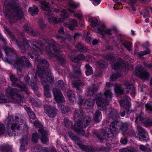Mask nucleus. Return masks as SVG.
I'll return each mask as SVG.
<instances>
[{
	"instance_id": "1",
	"label": "nucleus",
	"mask_w": 152,
	"mask_h": 152,
	"mask_svg": "<svg viewBox=\"0 0 152 152\" xmlns=\"http://www.w3.org/2000/svg\"><path fill=\"white\" fill-rule=\"evenodd\" d=\"M4 7L6 14L5 17L11 24L15 22L16 17L19 19L23 18L22 10L15 0H6Z\"/></svg>"
},
{
	"instance_id": "2",
	"label": "nucleus",
	"mask_w": 152,
	"mask_h": 152,
	"mask_svg": "<svg viewBox=\"0 0 152 152\" xmlns=\"http://www.w3.org/2000/svg\"><path fill=\"white\" fill-rule=\"evenodd\" d=\"M39 64L37 65L38 70L39 72V75L41 82L43 87L49 86L48 85V79L46 78L44 76L45 75V69H48L49 66V63L45 59H39L37 60Z\"/></svg>"
},
{
	"instance_id": "3",
	"label": "nucleus",
	"mask_w": 152,
	"mask_h": 152,
	"mask_svg": "<svg viewBox=\"0 0 152 152\" xmlns=\"http://www.w3.org/2000/svg\"><path fill=\"white\" fill-rule=\"evenodd\" d=\"M100 95H98L96 99V103L98 107L94 115L93 119L96 123L99 122L102 118V114L100 111H103L107 110V107L108 103L107 102H102V99Z\"/></svg>"
},
{
	"instance_id": "4",
	"label": "nucleus",
	"mask_w": 152,
	"mask_h": 152,
	"mask_svg": "<svg viewBox=\"0 0 152 152\" xmlns=\"http://www.w3.org/2000/svg\"><path fill=\"white\" fill-rule=\"evenodd\" d=\"M4 29L7 32L8 34L10 36V38L12 41L16 42L18 48L20 49V50L22 53H24L26 51V49L30 46V41L27 40L26 38L23 39V44H21L20 41L15 39L14 35L10 31L9 29L5 26L4 27Z\"/></svg>"
},
{
	"instance_id": "5",
	"label": "nucleus",
	"mask_w": 152,
	"mask_h": 152,
	"mask_svg": "<svg viewBox=\"0 0 152 152\" xmlns=\"http://www.w3.org/2000/svg\"><path fill=\"white\" fill-rule=\"evenodd\" d=\"M42 7L45 11L44 14L48 16L49 21L51 23H57L59 22L57 19L56 18H53L52 12L49 10L50 5L48 3H47L45 0L40 2Z\"/></svg>"
},
{
	"instance_id": "6",
	"label": "nucleus",
	"mask_w": 152,
	"mask_h": 152,
	"mask_svg": "<svg viewBox=\"0 0 152 152\" xmlns=\"http://www.w3.org/2000/svg\"><path fill=\"white\" fill-rule=\"evenodd\" d=\"M33 124L35 127L39 128L38 130L41 135L40 140L44 144H47L48 139L47 137L48 132L46 130L44 129L40 122L37 121H34Z\"/></svg>"
},
{
	"instance_id": "7",
	"label": "nucleus",
	"mask_w": 152,
	"mask_h": 152,
	"mask_svg": "<svg viewBox=\"0 0 152 152\" xmlns=\"http://www.w3.org/2000/svg\"><path fill=\"white\" fill-rule=\"evenodd\" d=\"M31 66L28 59L24 56L18 58L14 64L15 67L19 72L22 71L24 66L29 67Z\"/></svg>"
},
{
	"instance_id": "8",
	"label": "nucleus",
	"mask_w": 152,
	"mask_h": 152,
	"mask_svg": "<svg viewBox=\"0 0 152 152\" xmlns=\"http://www.w3.org/2000/svg\"><path fill=\"white\" fill-rule=\"evenodd\" d=\"M50 46L52 48L53 51L57 53L54 55L58 60L61 64H64L66 62L65 56L61 52H59L60 48L59 45L56 43H52L50 44Z\"/></svg>"
},
{
	"instance_id": "9",
	"label": "nucleus",
	"mask_w": 152,
	"mask_h": 152,
	"mask_svg": "<svg viewBox=\"0 0 152 152\" xmlns=\"http://www.w3.org/2000/svg\"><path fill=\"white\" fill-rule=\"evenodd\" d=\"M4 49L6 54L7 56L4 57L3 58V61L9 64H14L16 61L11 59V57H13L15 58L17 57V55L15 50L13 48L7 47L5 48Z\"/></svg>"
},
{
	"instance_id": "10",
	"label": "nucleus",
	"mask_w": 152,
	"mask_h": 152,
	"mask_svg": "<svg viewBox=\"0 0 152 152\" xmlns=\"http://www.w3.org/2000/svg\"><path fill=\"white\" fill-rule=\"evenodd\" d=\"M102 135L101 134H99L97 132H94V135L97 137L98 139L100 140V142L103 141V140L104 139V137H111L115 134L114 132H113L111 129L110 130L107 127H105L102 129Z\"/></svg>"
},
{
	"instance_id": "11",
	"label": "nucleus",
	"mask_w": 152,
	"mask_h": 152,
	"mask_svg": "<svg viewBox=\"0 0 152 152\" xmlns=\"http://www.w3.org/2000/svg\"><path fill=\"white\" fill-rule=\"evenodd\" d=\"M141 65H138L136 68V74L137 76L143 80H148L149 78L150 74L146 71H142Z\"/></svg>"
},
{
	"instance_id": "12",
	"label": "nucleus",
	"mask_w": 152,
	"mask_h": 152,
	"mask_svg": "<svg viewBox=\"0 0 152 152\" xmlns=\"http://www.w3.org/2000/svg\"><path fill=\"white\" fill-rule=\"evenodd\" d=\"M54 99L57 103L64 102L65 100L63 94L60 91L56 88H53L52 90Z\"/></svg>"
},
{
	"instance_id": "13",
	"label": "nucleus",
	"mask_w": 152,
	"mask_h": 152,
	"mask_svg": "<svg viewBox=\"0 0 152 152\" xmlns=\"http://www.w3.org/2000/svg\"><path fill=\"white\" fill-rule=\"evenodd\" d=\"M122 125V123L117 120H115L111 123L110 125V129L114 132V134H116L121 129Z\"/></svg>"
},
{
	"instance_id": "14",
	"label": "nucleus",
	"mask_w": 152,
	"mask_h": 152,
	"mask_svg": "<svg viewBox=\"0 0 152 152\" xmlns=\"http://www.w3.org/2000/svg\"><path fill=\"white\" fill-rule=\"evenodd\" d=\"M130 99L129 97L125 96H123L122 99L119 102L120 106L124 107L123 110L125 109L127 112L129 111V107L131 106L129 102Z\"/></svg>"
},
{
	"instance_id": "15",
	"label": "nucleus",
	"mask_w": 152,
	"mask_h": 152,
	"mask_svg": "<svg viewBox=\"0 0 152 152\" xmlns=\"http://www.w3.org/2000/svg\"><path fill=\"white\" fill-rule=\"evenodd\" d=\"M98 95H100L101 96V98L102 99V102H107L109 104L108 101L110 100L112 97V93L110 90H107L104 92V94H97L96 95V98L95 99L96 100V99L97 98V96Z\"/></svg>"
},
{
	"instance_id": "16",
	"label": "nucleus",
	"mask_w": 152,
	"mask_h": 152,
	"mask_svg": "<svg viewBox=\"0 0 152 152\" xmlns=\"http://www.w3.org/2000/svg\"><path fill=\"white\" fill-rule=\"evenodd\" d=\"M45 112L50 118H53L57 115L58 110L53 107L49 106L45 108Z\"/></svg>"
},
{
	"instance_id": "17",
	"label": "nucleus",
	"mask_w": 152,
	"mask_h": 152,
	"mask_svg": "<svg viewBox=\"0 0 152 152\" xmlns=\"http://www.w3.org/2000/svg\"><path fill=\"white\" fill-rule=\"evenodd\" d=\"M30 77L27 76L24 77V80L25 82L29 85L31 86L32 88L34 90H36L37 89V77H35L34 78V80H33V81H31L30 79Z\"/></svg>"
},
{
	"instance_id": "18",
	"label": "nucleus",
	"mask_w": 152,
	"mask_h": 152,
	"mask_svg": "<svg viewBox=\"0 0 152 152\" xmlns=\"http://www.w3.org/2000/svg\"><path fill=\"white\" fill-rule=\"evenodd\" d=\"M28 141L27 135L25 134L23 135L20 140L21 145L20 150L21 151H25L27 149Z\"/></svg>"
},
{
	"instance_id": "19",
	"label": "nucleus",
	"mask_w": 152,
	"mask_h": 152,
	"mask_svg": "<svg viewBox=\"0 0 152 152\" xmlns=\"http://www.w3.org/2000/svg\"><path fill=\"white\" fill-rule=\"evenodd\" d=\"M23 28L27 33L31 36L34 37H38L40 35V34L39 32L35 31L34 29L27 24H25L23 26Z\"/></svg>"
},
{
	"instance_id": "20",
	"label": "nucleus",
	"mask_w": 152,
	"mask_h": 152,
	"mask_svg": "<svg viewBox=\"0 0 152 152\" xmlns=\"http://www.w3.org/2000/svg\"><path fill=\"white\" fill-rule=\"evenodd\" d=\"M6 123L8 126L11 125V129L12 131H14L16 129L17 124H15V119L12 115L9 116L6 120Z\"/></svg>"
},
{
	"instance_id": "21",
	"label": "nucleus",
	"mask_w": 152,
	"mask_h": 152,
	"mask_svg": "<svg viewBox=\"0 0 152 152\" xmlns=\"http://www.w3.org/2000/svg\"><path fill=\"white\" fill-rule=\"evenodd\" d=\"M83 116L84 112L82 110H75L74 112V118L76 123L81 121L82 119L83 118Z\"/></svg>"
},
{
	"instance_id": "22",
	"label": "nucleus",
	"mask_w": 152,
	"mask_h": 152,
	"mask_svg": "<svg viewBox=\"0 0 152 152\" xmlns=\"http://www.w3.org/2000/svg\"><path fill=\"white\" fill-rule=\"evenodd\" d=\"M83 120L82 122L81 121L75 123H80L79 125L83 128H86V127L89 125L91 123V117L90 116H87L83 118Z\"/></svg>"
},
{
	"instance_id": "23",
	"label": "nucleus",
	"mask_w": 152,
	"mask_h": 152,
	"mask_svg": "<svg viewBox=\"0 0 152 152\" xmlns=\"http://www.w3.org/2000/svg\"><path fill=\"white\" fill-rule=\"evenodd\" d=\"M111 30L110 29H105V27L103 25L99 26L97 28V32L101 34L103 36H105L106 34H111Z\"/></svg>"
},
{
	"instance_id": "24",
	"label": "nucleus",
	"mask_w": 152,
	"mask_h": 152,
	"mask_svg": "<svg viewBox=\"0 0 152 152\" xmlns=\"http://www.w3.org/2000/svg\"><path fill=\"white\" fill-rule=\"evenodd\" d=\"M99 88V86L98 84L93 85L92 86L88 88V91L86 93V95L87 96L93 95L97 91Z\"/></svg>"
},
{
	"instance_id": "25",
	"label": "nucleus",
	"mask_w": 152,
	"mask_h": 152,
	"mask_svg": "<svg viewBox=\"0 0 152 152\" xmlns=\"http://www.w3.org/2000/svg\"><path fill=\"white\" fill-rule=\"evenodd\" d=\"M6 92L9 93L10 97L12 99H14V96H17L19 94L18 93L20 91L16 88H7L6 90Z\"/></svg>"
},
{
	"instance_id": "26",
	"label": "nucleus",
	"mask_w": 152,
	"mask_h": 152,
	"mask_svg": "<svg viewBox=\"0 0 152 152\" xmlns=\"http://www.w3.org/2000/svg\"><path fill=\"white\" fill-rule=\"evenodd\" d=\"M125 66V64L124 61L121 59L115 63L113 66V69L115 70L121 69Z\"/></svg>"
},
{
	"instance_id": "27",
	"label": "nucleus",
	"mask_w": 152,
	"mask_h": 152,
	"mask_svg": "<svg viewBox=\"0 0 152 152\" xmlns=\"http://www.w3.org/2000/svg\"><path fill=\"white\" fill-rule=\"evenodd\" d=\"M119 117L118 111L116 109L113 108L111 109L110 114L108 116V118L109 119H115L118 118Z\"/></svg>"
},
{
	"instance_id": "28",
	"label": "nucleus",
	"mask_w": 152,
	"mask_h": 152,
	"mask_svg": "<svg viewBox=\"0 0 152 152\" xmlns=\"http://www.w3.org/2000/svg\"><path fill=\"white\" fill-rule=\"evenodd\" d=\"M137 115V117L136 118L135 122L137 123V125L140 124L144 123L145 121V120L146 118H145L143 117V114L142 112H141L140 113Z\"/></svg>"
},
{
	"instance_id": "29",
	"label": "nucleus",
	"mask_w": 152,
	"mask_h": 152,
	"mask_svg": "<svg viewBox=\"0 0 152 152\" xmlns=\"http://www.w3.org/2000/svg\"><path fill=\"white\" fill-rule=\"evenodd\" d=\"M77 144L80 149L83 151L88 152H94V149L91 146L81 144L78 143H77Z\"/></svg>"
},
{
	"instance_id": "30",
	"label": "nucleus",
	"mask_w": 152,
	"mask_h": 152,
	"mask_svg": "<svg viewBox=\"0 0 152 152\" xmlns=\"http://www.w3.org/2000/svg\"><path fill=\"white\" fill-rule=\"evenodd\" d=\"M125 84L126 85V89H129L130 91V94L134 96L136 90L135 88L132 84H129L128 82H126Z\"/></svg>"
},
{
	"instance_id": "31",
	"label": "nucleus",
	"mask_w": 152,
	"mask_h": 152,
	"mask_svg": "<svg viewBox=\"0 0 152 152\" xmlns=\"http://www.w3.org/2000/svg\"><path fill=\"white\" fill-rule=\"evenodd\" d=\"M67 95L71 102L74 103L76 102V99L73 91H68L67 92Z\"/></svg>"
},
{
	"instance_id": "32",
	"label": "nucleus",
	"mask_w": 152,
	"mask_h": 152,
	"mask_svg": "<svg viewBox=\"0 0 152 152\" xmlns=\"http://www.w3.org/2000/svg\"><path fill=\"white\" fill-rule=\"evenodd\" d=\"M94 102L92 99H88L86 100L84 102L86 108L88 109H91L94 107Z\"/></svg>"
},
{
	"instance_id": "33",
	"label": "nucleus",
	"mask_w": 152,
	"mask_h": 152,
	"mask_svg": "<svg viewBox=\"0 0 152 152\" xmlns=\"http://www.w3.org/2000/svg\"><path fill=\"white\" fill-rule=\"evenodd\" d=\"M59 110L63 114H65L70 111V108L69 106H65L64 105L60 104L58 106Z\"/></svg>"
},
{
	"instance_id": "34",
	"label": "nucleus",
	"mask_w": 152,
	"mask_h": 152,
	"mask_svg": "<svg viewBox=\"0 0 152 152\" xmlns=\"http://www.w3.org/2000/svg\"><path fill=\"white\" fill-rule=\"evenodd\" d=\"M85 58V56L82 54H80L76 56H71L70 57V60L75 63H77L80 61L84 59Z\"/></svg>"
},
{
	"instance_id": "35",
	"label": "nucleus",
	"mask_w": 152,
	"mask_h": 152,
	"mask_svg": "<svg viewBox=\"0 0 152 152\" xmlns=\"http://www.w3.org/2000/svg\"><path fill=\"white\" fill-rule=\"evenodd\" d=\"M30 42L29 43V47H28L27 49H28V48L31 47L32 48L33 50L36 51L37 50V52L40 51H41V49L39 48L35 44H39V43L37 41L34 40L33 41L31 42L29 40Z\"/></svg>"
},
{
	"instance_id": "36",
	"label": "nucleus",
	"mask_w": 152,
	"mask_h": 152,
	"mask_svg": "<svg viewBox=\"0 0 152 152\" xmlns=\"http://www.w3.org/2000/svg\"><path fill=\"white\" fill-rule=\"evenodd\" d=\"M30 42L29 43V47H28L27 49H28V48L31 47L32 48L33 50L36 51L37 50V52L40 51H41V49L39 48L35 44H39V43L37 41L34 40L33 41L31 42L29 40Z\"/></svg>"
},
{
	"instance_id": "37",
	"label": "nucleus",
	"mask_w": 152,
	"mask_h": 152,
	"mask_svg": "<svg viewBox=\"0 0 152 152\" xmlns=\"http://www.w3.org/2000/svg\"><path fill=\"white\" fill-rule=\"evenodd\" d=\"M72 84L73 87L76 88L78 91H80V87L83 86L84 85V84L80 80L73 82Z\"/></svg>"
},
{
	"instance_id": "38",
	"label": "nucleus",
	"mask_w": 152,
	"mask_h": 152,
	"mask_svg": "<svg viewBox=\"0 0 152 152\" xmlns=\"http://www.w3.org/2000/svg\"><path fill=\"white\" fill-rule=\"evenodd\" d=\"M80 123H75L74 125V129L75 131L82 135H83L85 133V131L82 129L83 127L79 125Z\"/></svg>"
},
{
	"instance_id": "39",
	"label": "nucleus",
	"mask_w": 152,
	"mask_h": 152,
	"mask_svg": "<svg viewBox=\"0 0 152 152\" xmlns=\"http://www.w3.org/2000/svg\"><path fill=\"white\" fill-rule=\"evenodd\" d=\"M64 123L65 126L69 129H74L73 124L67 118H65L64 120Z\"/></svg>"
},
{
	"instance_id": "40",
	"label": "nucleus",
	"mask_w": 152,
	"mask_h": 152,
	"mask_svg": "<svg viewBox=\"0 0 152 152\" xmlns=\"http://www.w3.org/2000/svg\"><path fill=\"white\" fill-rule=\"evenodd\" d=\"M74 72L75 75H78L79 77L81 76V73L80 69V66L79 65H75L73 66Z\"/></svg>"
},
{
	"instance_id": "41",
	"label": "nucleus",
	"mask_w": 152,
	"mask_h": 152,
	"mask_svg": "<svg viewBox=\"0 0 152 152\" xmlns=\"http://www.w3.org/2000/svg\"><path fill=\"white\" fill-rule=\"evenodd\" d=\"M15 124H17L16 129L17 130H18L20 129V125L23 123V120L20 117L15 116Z\"/></svg>"
},
{
	"instance_id": "42",
	"label": "nucleus",
	"mask_w": 152,
	"mask_h": 152,
	"mask_svg": "<svg viewBox=\"0 0 152 152\" xmlns=\"http://www.w3.org/2000/svg\"><path fill=\"white\" fill-rule=\"evenodd\" d=\"M12 148L8 144L4 145L1 146L0 150L4 152H12Z\"/></svg>"
},
{
	"instance_id": "43",
	"label": "nucleus",
	"mask_w": 152,
	"mask_h": 152,
	"mask_svg": "<svg viewBox=\"0 0 152 152\" xmlns=\"http://www.w3.org/2000/svg\"><path fill=\"white\" fill-rule=\"evenodd\" d=\"M25 109L30 118L33 119L36 118V116L35 113L29 107H26L25 108Z\"/></svg>"
},
{
	"instance_id": "44",
	"label": "nucleus",
	"mask_w": 152,
	"mask_h": 152,
	"mask_svg": "<svg viewBox=\"0 0 152 152\" xmlns=\"http://www.w3.org/2000/svg\"><path fill=\"white\" fill-rule=\"evenodd\" d=\"M40 51L37 52V50L35 51L33 50L32 52H30L28 53V56L31 58L33 59L34 57V58L37 59L39 55V52H41Z\"/></svg>"
},
{
	"instance_id": "45",
	"label": "nucleus",
	"mask_w": 152,
	"mask_h": 152,
	"mask_svg": "<svg viewBox=\"0 0 152 152\" xmlns=\"http://www.w3.org/2000/svg\"><path fill=\"white\" fill-rule=\"evenodd\" d=\"M28 11L31 15L34 16L38 13V8L37 6L34 5L33 7H31L29 8Z\"/></svg>"
},
{
	"instance_id": "46",
	"label": "nucleus",
	"mask_w": 152,
	"mask_h": 152,
	"mask_svg": "<svg viewBox=\"0 0 152 152\" xmlns=\"http://www.w3.org/2000/svg\"><path fill=\"white\" fill-rule=\"evenodd\" d=\"M45 74H46L47 78L48 79V81L51 83H53L54 82V77L52 75V73L50 71H48L46 72V70H45Z\"/></svg>"
},
{
	"instance_id": "47",
	"label": "nucleus",
	"mask_w": 152,
	"mask_h": 152,
	"mask_svg": "<svg viewBox=\"0 0 152 152\" xmlns=\"http://www.w3.org/2000/svg\"><path fill=\"white\" fill-rule=\"evenodd\" d=\"M86 70L85 71L86 75L87 76L90 75L93 73L92 67L89 64H87L85 66Z\"/></svg>"
},
{
	"instance_id": "48",
	"label": "nucleus",
	"mask_w": 152,
	"mask_h": 152,
	"mask_svg": "<svg viewBox=\"0 0 152 152\" xmlns=\"http://www.w3.org/2000/svg\"><path fill=\"white\" fill-rule=\"evenodd\" d=\"M150 53V51L148 49H147L146 50H144L143 51H141L137 53L135 52V54L140 58H141L143 56L149 54Z\"/></svg>"
},
{
	"instance_id": "49",
	"label": "nucleus",
	"mask_w": 152,
	"mask_h": 152,
	"mask_svg": "<svg viewBox=\"0 0 152 152\" xmlns=\"http://www.w3.org/2000/svg\"><path fill=\"white\" fill-rule=\"evenodd\" d=\"M91 23L90 25L93 27L96 26L97 24L98 21L97 19L95 18H90L88 20Z\"/></svg>"
},
{
	"instance_id": "50",
	"label": "nucleus",
	"mask_w": 152,
	"mask_h": 152,
	"mask_svg": "<svg viewBox=\"0 0 152 152\" xmlns=\"http://www.w3.org/2000/svg\"><path fill=\"white\" fill-rule=\"evenodd\" d=\"M137 130L138 133L142 134L141 137L144 138H146V136L144 134L145 133V131L144 129L139 126H137Z\"/></svg>"
},
{
	"instance_id": "51",
	"label": "nucleus",
	"mask_w": 152,
	"mask_h": 152,
	"mask_svg": "<svg viewBox=\"0 0 152 152\" xmlns=\"http://www.w3.org/2000/svg\"><path fill=\"white\" fill-rule=\"evenodd\" d=\"M98 66L99 67L104 69L107 66V63L103 60H101L98 62Z\"/></svg>"
},
{
	"instance_id": "52",
	"label": "nucleus",
	"mask_w": 152,
	"mask_h": 152,
	"mask_svg": "<svg viewBox=\"0 0 152 152\" xmlns=\"http://www.w3.org/2000/svg\"><path fill=\"white\" fill-rule=\"evenodd\" d=\"M115 91L116 93L121 95H122L123 94V90L121 87V85H118L115 86Z\"/></svg>"
},
{
	"instance_id": "53",
	"label": "nucleus",
	"mask_w": 152,
	"mask_h": 152,
	"mask_svg": "<svg viewBox=\"0 0 152 152\" xmlns=\"http://www.w3.org/2000/svg\"><path fill=\"white\" fill-rule=\"evenodd\" d=\"M123 134H124L126 135L127 136H129L131 135H134L135 134V133L133 129L132 128L130 129H128Z\"/></svg>"
},
{
	"instance_id": "54",
	"label": "nucleus",
	"mask_w": 152,
	"mask_h": 152,
	"mask_svg": "<svg viewBox=\"0 0 152 152\" xmlns=\"http://www.w3.org/2000/svg\"><path fill=\"white\" fill-rule=\"evenodd\" d=\"M44 93L47 97L50 98L51 96V94L49 91V86L44 87Z\"/></svg>"
},
{
	"instance_id": "55",
	"label": "nucleus",
	"mask_w": 152,
	"mask_h": 152,
	"mask_svg": "<svg viewBox=\"0 0 152 152\" xmlns=\"http://www.w3.org/2000/svg\"><path fill=\"white\" fill-rule=\"evenodd\" d=\"M77 21L73 20L71 21L70 24L69 26V28L71 30H73L75 27H76L77 26Z\"/></svg>"
},
{
	"instance_id": "56",
	"label": "nucleus",
	"mask_w": 152,
	"mask_h": 152,
	"mask_svg": "<svg viewBox=\"0 0 152 152\" xmlns=\"http://www.w3.org/2000/svg\"><path fill=\"white\" fill-rule=\"evenodd\" d=\"M123 46L129 50L130 51L132 48V43L130 42H125L122 43Z\"/></svg>"
},
{
	"instance_id": "57",
	"label": "nucleus",
	"mask_w": 152,
	"mask_h": 152,
	"mask_svg": "<svg viewBox=\"0 0 152 152\" xmlns=\"http://www.w3.org/2000/svg\"><path fill=\"white\" fill-rule=\"evenodd\" d=\"M68 10L70 12L74 13V15L75 17H77L80 20L82 19V15L81 14L78 13H76L74 10H71L70 8H68Z\"/></svg>"
},
{
	"instance_id": "58",
	"label": "nucleus",
	"mask_w": 152,
	"mask_h": 152,
	"mask_svg": "<svg viewBox=\"0 0 152 152\" xmlns=\"http://www.w3.org/2000/svg\"><path fill=\"white\" fill-rule=\"evenodd\" d=\"M39 137V134L37 133H34L32 134V141L34 143H36L37 142Z\"/></svg>"
},
{
	"instance_id": "59",
	"label": "nucleus",
	"mask_w": 152,
	"mask_h": 152,
	"mask_svg": "<svg viewBox=\"0 0 152 152\" xmlns=\"http://www.w3.org/2000/svg\"><path fill=\"white\" fill-rule=\"evenodd\" d=\"M122 125L121 129H122V131H123V133H124L128 129V127L129 126V124L127 123H122Z\"/></svg>"
},
{
	"instance_id": "60",
	"label": "nucleus",
	"mask_w": 152,
	"mask_h": 152,
	"mask_svg": "<svg viewBox=\"0 0 152 152\" xmlns=\"http://www.w3.org/2000/svg\"><path fill=\"white\" fill-rule=\"evenodd\" d=\"M19 88L21 89V90L20 91H23L26 92L28 94H30V92L29 91L25 84H23L22 85H21V87H19Z\"/></svg>"
},
{
	"instance_id": "61",
	"label": "nucleus",
	"mask_w": 152,
	"mask_h": 152,
	"mask_svg": "<svg viewBox=\"0 0 152 152\" xmlns=\"http://www.w3.org/2000/svg\"><path fill=\"white\" fill-rule=\"evenodd\" d=\"M57 86L58 87H60L61 89L64 90L65 89V85L64 82L62 80H59L58 81Z\"/></svg>"
},
{
	"instance_id": "62",
	"label": "nucleus",
	"mask_w": 152,
	"mask_h": 152,
	"mask_svg": "<svg viewBox=\"0 0 152 152\" xmlns=\"http://www.w3.org/2000/svg\"><path fill=\"white\" fill-rule=\"evenodd\" d=\"M144 124L146 127L151 126H152V121L148 118H146Z\"/></svg>"
},
{
	"instance_id": "63",
	"label": "nucleus",
	"mask_w": 152,
	"mask_h": 152,
	"mask_svg": "<svg viewBox=\"0 0 152 152\" xmlns=\"http://www.w3.org/2000/svg\"><path fill=\"white\" fill-rule=\"evenodd\" d=\"M56 38L61 43H64L65 42L66 38L62 36L57 35L56 36Z\"/></svg>"
},
{
	"instance_id": "64",
	"label": "nucleus",
	"mask_w": 152,
	"mask_h": 152,
	"mask_svg": "<svg viewBox=\"0 0 152 152\" xmlns=\"http://www.w3.org/2000/svg\"><path fill=\"white\" fill-rule=\"evenodd\" d=\"M146 109L150 111H152V101L149 102L145 105Z\"/></svg>"
}]
</instances>
